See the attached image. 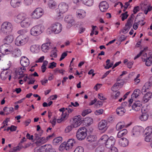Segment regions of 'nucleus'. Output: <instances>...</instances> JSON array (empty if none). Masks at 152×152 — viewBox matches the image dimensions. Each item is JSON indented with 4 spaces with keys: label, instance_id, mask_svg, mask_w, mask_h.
<instances>
[{
    "label": "nucleus",
    "instance_id": "f257e3e1",
    "mask_svg": "<svg viewBox=\"0 0 152 152\" xmlns=\"http://www.w3.org/2000/svg\"><path fill=\"white\" fill-rule=\"evenodd\" d=\"M114 138L113 136H110L108 138L107 135H103L99 139L98 142L101 144H106L105 146L107 148H109L108 152H113L114 150Z\"/></svg>",
    "mask_w": 152,
    "mask_h": 152
},
{
    "label": "nucleus",
    "instance_id": "f03ea898",
    "mask_svg": "<svg viewBox=\"0 0 152 152\" xmlns=\"http://www.w3.org/2000/svg\"><path fill=\"white\" fill-rule=\"evenodd\" d=\"M81 117V116L78 115L75 116L73 118L72 123L73 127H77L80 126L83 121H84L85 124H87L88 126L91 125L93 122V119L91 118L88 117L85 118L84 120H82Z\"/></svg>",
    "mask_w": 152,
    "mask_h": 152
},
{
    "label": "nucleus",
    "instance_id": "7ed1b4c3",
    "mask_svg": "<svg viewBox=\"0 0 152 152\" xmlns=\"http://www.w3.org/2000/svg\"><path fill=\"white\" fill-rule=\"evenodd\" d=\"M44 29V26L42 24H39L32 27L30 30V33L31 35L36 36L41 34Z\"/></svg>",
    "mask_w": 152,
    "mask_h": 152
},
{
    "label": "nucleus",
    "instance_id": "20e7f679",
    "mask_svg": "<svg viewBox=\"0 0 152 152\" xmlns=\"http://www.w3.org/2000/svg\"><path fill=\"white\" fill-rule=\"evenodd\" d=\"M12 29V25L11 23L5 22L2 24L1 31L4 34H10Z\"/></svg>",
    "mask_w": 152,
    "mask_h": 152
},
{
    "label": "nucleus",
    "instance_id": "39448f33",
    "mask_svg": "<svg viewBox=\"0 0 152 152\" xmlns=\"http://www.w3.org/2000/svg\"><path fill=\"white\" fill-rule=\"evenodd\" d=\"M68 8V4L64 2L60 4L58 6V13L57 14L58 19L63 18V14L66 12Z\"/></svg>",
    "mask_w": 152,
    "mask_h": 152
},
{
    "label": "nucleus",
    "instance_id": "423d86ee",
    "mask_svg": "<svg viewBox=\"0 0 152 152\" xmlns=\"http://www.w3.org/2000/svg\"><path fill=\"white\" fill-rule=\"evenodd\" d=\"M87 129L85 127L80 128L77 131L76 136L77 139L79 140H84L87 134Z\"/></svg>",
    "mask_w": 152,
    "mask_h": 152
},
{
    "label": "nucleus",
    "instance_id": "0eeeda50",
    "mask_svg": "<svg viewBox=\"0 0 152 152\" xmlns=\"http://www.w3.org/2000/svg\"><path fill=\"white\" fill-rule=\"evenodd\" d=\"M28 39V37L26 36L20 35L16 38L15 44L18 46L24 45L27 42Z\"/></svg>",
    "mask_w": 152,
    "mask_h": 152
},
{
    "label": "nucleus",
    "instance_id": "6e6552de",
    "mask_svg": "<svg viewBox=\"0 0 152 152\" xmlns=\"http://www.w3.org/2000/svg\"><path fill=\"white\" fill-rule=\"evenodd\" d=\"M62 27L61 24L59 23H55L52 24L48 30H51V31L56 34L60 33L61 31Z\"/></svg>",
    "mask_w": 152,
    "mask_h": 152
},
{
    "label": "nucleus",
    "instance_id": "1a4fd4ad",
    "mask_svg": "<svg viewBox=\"0 0 152 152\" xmlns=\"http://www.w3.org/2000/svg\"><path fill=\"white\" fill-rule=\"evenodd\" d=\"M12 47L9 44L5 43L0 47V52L3 54H7L12 51Z\"/></svg>",
    "mask_w": 152,
    "mask_h": 152
},
{
    "label": "nucleus",
    "instance_id": "9d476101",
    "mask_svg": "<svg viewBox=\"0 0 152 152\" xmlns=\"http://www.w3.org/2000/svg\"><path fill=\"white\" fill-rule=\"evenodd\" d=\"M140 10V7L138 6L135 7H134L133 10V13H132L130 17L128 19H140L142 18L144 16V14L142 13H139L136 17L135 15L136 13Z\"/></svg>",
    "mask_w": 152,
    "mask_h": 152
},
{
    "label": "nucleus",
    "instance_id": "9b49d317",
    "mask_svg": "<svg viewBox=\"0 0 152 152\" xmlns=\"http://www.w3.org/2000/svg\"><path fill=\"white\" fill-rule=\"evenodd\" d=\"M37 150L39 152H56L55 149L50 145H45L41 146Z\"/></svg>",
    "mask_w": 152,
    "mask_h": 152
},
{
    "label": "nucleus",
    "instance_id": "f8f14e48",
    "mask_svg": "<svg viewBox=\"0 0 152 152\" xmlns=\"http://www.w3.org/2000/svg\"><path fill=\"white\" fill-rule=\"evenodd\" d=\"M42 9L40 8L36 9L31 15L32 18L34 19H38L43 15Z\"/></svg>",
    "mask_w": 152,
    "mask_h": 152
},
{
    "label": "nucleus",
    "instance_id": "ddd939ff",
    "mask_svg": "<svg viewBox=\"0 0 152 152\" xmlns=\"http://www.w3.org/2000/svg\"><path fill=\"white\" fill-rule=\"evenodd\" d=\"M107 121L105 120H102L98 124V128L100 130L106 131L107 129Z\"/></svg>",
    "mask_w": 152,
    "mask_h": 152
},
{
    "label": "nucleus",
    "instance_id": "4468645a",
    "mask_svg": "<svg viewBox=\"0 0 152 152\" xmlns=\"http://www.w3.org/2000/svg\"><path fill=\"white\" fill-rule=\"evenodd\" d=\"M133 24L132 20H128L125 24V27L122 30V32L124 34H126L128 32Z\"/></svg>",
    "mask_w": 152,
    "mask_h": 152
},
{
    "label": "nucleus",
    "instance_id": "2eb2a0df",
    "mask_svg": "<svg viewBox=\"0 0 152 152\" xmlns=\"http://www.w3.org/2000/svg\"><path fill=\"white\" fill-rule=\"evenodd\" d=\"M99 8L101 12H106L109 7L108 3L106 1L101 2L99 5Z\"/></svg>",
    "mask_w": 152,
    "mask_h": 152
},
{
    "label": "nucleus",
    "instance_id": "dca6fc26",
    "mask_svg": "<svg viewBox=\"0 0 152 152\" xmlns=\"http://www.w3.org/2000/svg\"><path fill=\"white\" fill-rule=\"evenodd\" d=\"M20 63L22 66L25 67L29 65V61L27 58L25 56H23L21 58Z\"/></svg>",
    "mask_w": 152,
    "mask_h": 152
},
{
    "label": "nucleus",
    "instance_id": "f3484780",
    "mask_svg": "<svg viewBox=\"0 0 152 152\" xmlns=\"http://www.w3.org/2000/svg\"><path fill=\"white\" fill-rule=\"evenodd\" d=\"M75 140L73 139H69L67 142H66V148L67 149H70L75 144Z\"/></svg>",
    "mask_w": 152,
    "mask_h": 152
},
{
    "label": "nucleus",
    "instance_id": "a211bd4d",
    "mask_svg": "<svg viewBox=\"0 0 152 152\" xmlns=\"http://www.w3.org/2000/svg\"><path fill=\"white\" fill-rule=\"evenodd\" d=\"M118 143L121 146L125 147L128 145L129 141L126 138L123 137L119 139Z\"/></svg>",
    "mask_w": 152,
    "mask_h": 152
},
{
    "label": "nucleus",
    "instance_id": "6ab92c4d",
    "mask_svg": "<svg viewBox=\"0 0 152 152\" xmlns=\"http://www.w3.org/2000/svg\"><path fill=\"white\" fill-rule=\"evenodd\" d=\"M148 55V57H147L146 59H144L145 61V64L147 66H149L152 65V52H149Z\"/></svg>",
    "mask_w": 152,
    "mask_h": 152
},
{
    "label": "nucleus",
    "instance_id": "aec40b11",
    "mask_svg": "<svg viewBox=\"0 0 152 152\" xmlns=\"http://www.w3.org/2000/svg\"><path fill=\"white\" fill-rule=\"evenodd\" d=\"M77 17L79 18H83L86 16L85 11L82 10H78L76 12Z\"/></svg>",
    "mask_w": 152,
    "mask_h": 152
},
{
    "label": "nucleus",
    "instance_id": "412c9836",
    "mask_svg": "<svg viewBox=\"0 0 152 152\" xmlns=\"http://www.w3.org/2000/svg\"><path fill=\"white\" fill-rule=\"evenodd\" d=\"M11 53H12V56L15 58L20 56L21 54L20 50L18 49H15L13 50L12 49V51L11 52Z\"/></svg>",
    "mask_w": 152,
    "mask_h": 152
},
{
    "label": "nucleus",
    "instance_id": "4be33fe9",
    "mask_svg": "<svg viewBox=\"0 0 152 152\" xmlns=\"http://www.w3.org/2000/svg\"><path fill=\"white\" fill-rule=\"evenodd\" d=\"M142 9L144 11V13L146 15L148 12L151 11L152 10V6L144 4L142 6Z\"/></svg>",
    "mask_w": 152,
    "mask_h": 152
},
{
    "label": "nucleus",
    "instance_id": "5701e85b",
    "mask_svg": "<svg viewBox=\"0 0 152 152\" xmlns=\"http://www.w3.org/2000/svg\"><path fill=\"white\" fill-rule=\"evenodd\" d=\"M142 104L139 101L135 102L132 106V109L137 111L139 110Z\"/></svg>",
    "mask_w": 152,
    "mask_h": 152
},
{
    "label": "nucleus",
    "instance_id": "b1692460",
    "mask_svg": "<svg viewBox=\"0 0 152 152\" xmlns=\"http://www.w3.org/2000/svg\"><path fill=\"white\" fill-rule=\"evenodd\" d=\"M116 111L117 115L121 116L124 114L126 112V110L123 107H120L116 109Z\"/></svg>",
    "mask_w": 152,
    "mask_h": 152
},
{
    "label": "nucleus",
    "instance_id": "393cba45",
    "mask_svg": "<svg viewBox=\"0 0 152 152\" xmlns=\"http://www.w3.org/2000/svg\"><path fill=\"white\" fill-rule=\"evenodd\" d=\"M97 137L95 135H90L87 138V141L90 142H95L96 144H97L96 141Z\"/></svg>",
    "mask_w": 152,
    "mask_h": 152
},
{
    "label": "nucleus",
    "instance_id": "a878e982",
    "mask_svg": "<svg viewBox=\"0 0 152 152\" xmlns=\"http://www.w3.org/2000/svg\"><path fill=\"white\" fill-rule=\"evenodd\" d=\"M50 43L48 42L43 44L41 47V49L42 51L45 53L48 52L50 48Z\"/></svg>",
    "mask_w": 152,
    "mask_h": 152
},
{
    "label": "nucleus",
    "instance_id": "bb28decb",
    "mask_svg": "<svg viewBox=\"0 0 152 152\" xmlns=\"http://www.w3.org/2000/svg\"><path fill=\"white\" fill-rule=\"evenodd\" d=\"M21 1L19 0H11L10 4L13 8L19 7L20 5Z\"/></svg>",
    "mask_w": 152,
    "mask_h": 152
},
{
    "label": "nucleus",
    "instance_id": "cd10ccee",
    "mask_svg": "<svg viewBox=\"0 0 152 152\" xmlns=\"http://www.w3.org/2000/svg\"><path fill=\"white\" fill-rule=\"evenodd\" d=\"M121 77H119L116 80V82L115 83V87L118 86L119 88H120L121 86L124 83V81L123 80L121 79Z\"/></svg>",
    "mask_w": 152,
    "mask_h": 152
},
{
    "label": "nucleus",
    "instance_id": "c85d7f7f",
    "mask_svg": "<svg viewBox=\"0 0 152 152\" xmlns=\"http://www.w3.org/2000/svg\"><path fill=\"white\" fill-rule=\"evenodd\" d=\"M30 21L28 20H23L21 22L20 25L23 27H28L30 25Z\"/></svg>",
    "mask_w": 152,
    "mask_h": 152
},
{
    "label": "nucleus",
    "instance_id": "c756f323",
    "mask_svg": "<svg viewBox=\"0 0 152 152\" xmlns=\"http://www.w3.org/2000/svg\"><path fill=\"white\" fill-rule=\"evenodd\" d=\"M152 95V93L150 92H149L145 94L144 96L143 97V100L144 103L147 102L149 99L151 98V96Z\"/></svg>",
    "mask_w": 152,
    "mask_h": 152
},
{
    "label": "nucleus",
    "instance_id": "7c9ffc66",
    "mask_svg": "<svg viewBox=\"0 0 152 152\" xmlns=\"http://www.w3.org/2000/svg\"><path fill=\"white\" fill-rule=\"evenodd\" d=\"M65 21L67 28H69L75 24L74 20H65Z\"/></svg>",
    "mask_w": 152,
    "mask_h": 152
},
{
    "label": "nucleus",
    "instance_id": "2f4dec72",
    "mask_svg": "<svg viewBox=\"0 0 152 152\" xmlns=\"http://www.w3.org/2000/svg\"><path fill=\"white\" fill-rule=\"evenodd\" d=\"M26 139L25 137H23V138L21 140L19 144L20 146H18L17 147L14 148L13 149V151L12 152H15L16 151H20L23 147L21 145V143L26 141Z\"/></svg>",
    "mask_w": 152,
    "mask_h": 152
},
{
    "label": "nucleus",
    "instance_id": "473e14b6",
    "mask_svg": "<svg viewBox=\"0 0 152 152\" xmlns=\"http://www.w3.org/2000/svg\"><path fill=\"white\" fill-rule=\"evenodd\" d=\"M48 7L51 9H54L56 6V2L53 0H49L48 3Z\"/></svg>",
    "mask_w": 152,
    "mask_h": 152
},
{
    "label": "nucleus",
    "instance_id": "72a5a7b5",
    "mask_svg": "<svg viewBox=\"0 0 152 152\" xmlns=\"http://www.w3.org/2000/svg\"><path fill=\"white\" fill-rule=\"evenodd\" d=\"M13 37L12 35H9L4 39V42L7 44L11 43L13 40Z\"/></svg>",
    "mask_w": 152,
    "mask_h": 152
},
{
    "label": "nucleus",
    "instance_id": "f704fd0d",
    "mask_svg": "<svg viewBox=\"0 0 152 152\" xmlns=\"http://www.w3.org/2000/svg\"><path fill=\"white\" fill-rule=\"evenodd\" d=\"M47 141L45 137H40L36 142V143L37 145H40L45 142Z\"/></svg>",
    "mask_w": 152,
    "mask_h": 152
},
{
    "label": "nucleus",
    "instance_id": "c9c22d12",
    "mask_svg": "<svg viewBox=\"0 0 152 152\" xmlns=\"http://www.w3.org/2000/svg\"><path fill=\"white\" fill-rule=\"evenodd\" d=\"M106 66L104 65V68L106 69H108L111 67L113 65V62L111 61L110 59H107L106 61Z\"/></svg>",
    "mask_w": 152,
    "mask_h": 152
},
{
    "label": "nucleus",
    "instance_id": "e433bc0d",
    "mask_svg": "<svg viewBox=\"0 0 152 152\" xmlns=\"http://www.w3.org/2000/svg\"><path fill=\"white\" fill-rule=\"evenodd\" d=\"M8 72L4 70L2 71L1 73L0 77L2 80H5L8 77Z\"/></svg>",
    "mask_w": 152,
    "mask_h": 152
},
{
    "label": "nucleus",
    "instance_id": "4c0bfd02",
    "mask_svg": "<svg viewBox=\"0 0 152 152\" xmlns=\"http://www.w3.org/2000/svg\"><path fill=\"white\" fill-rule=\"evenodd\" d=\"M151 85H151L149 82L146 83L142 87V93L143 94V93L145 92L146 91V90L149 88V87L151 86Z\"/></svg>",
    "mask_w": 152,
    "mask_h": 152
},
{
    "label": "nucleus",
    "instance_id": "58836bf2",
    "mask_svg": "<svg viewBox=\"0 0 152 152\" xmlns=\"http://www.w3.org/2000/svg\"><path fill=\"white\" fill-rule=\"evenodd\" d=\"M30 50L32 53H36L39 52V49L38 47L36 45H33L31 46Z\"/></svg>",
    "mask_w": 152,
    "mask_h": 152
},
{
    "label": "nucleus",
    "instance_id": "ea45409f",
    "mask_svg": "<svg viewBox=\"0 0 152 152\" xmlns=\"http://www.w3.org/2000/svg\"><path fill=\"white\" fill-rule=\"evenodd\" d=\"M127 133V131L126 129H123L118 132L117 135V137L118 138L121 137H122L125 135Z\"/></svg>",
    "mask_w": 152,
    "mask_h": 152
},
{
    "label": "nucleus",
    "instance_id": "a19ab883",
    "mask_svg": "<svg viewBox=\"0 0 152 152\" xmlns=\"http://www.w3.org/2000/svg\"><path fill=\"white\" fill-rule=\"evenodd\" d=\"M141 94L140 90L137 89L134 90L133 93L132 95V97H135V98L137 97Z\"/></svg>",
    "mask_w": 152,
    "mask_h": 152
},
{
    "label": "nucleus",
    "instance_id": "79ce46f5",
    "mask_svg": "<svg viewBox=\"0 0 152 152\" xmlns=\"http://www.w3.org/2000/svg\"><path fill=\"white\" fill-rule=\"evenodd\" d=\"M148 107V106L143 107L141 110L142 113H144V114H145L148 115L150 113V110Z\"/></svg>",
    "mask_w": 152,
    "mask_h": 152
},
{
    "label": "nucleus",
    "instance_id": "37998d69",
    "mask_svg": "<svg viewBox=\"0 0 152 152\" xmlns=\"http://www.w3.org/2000/svg\"><path fill=\"white\" fill-rule=\"evenodd\" d=\"M26 70V68L24 67H19L16 71V74L17 75H22L24 74L23 72Z\"/></svg>",
    "mask_w": 152,
    "mask_h": 152
},
{
    "label": "nucleus",
    "instance_id": "c03bdc74",
    "mask_svg": "<svg viewBox=\"0 0 152 152\" xmlns=\"http://www.w3.org/2000/svg\"><path fill=\"white\" fill-rule=\"evenodd\" d=\"M145 135H150L152 133V126H150L148 127L145 129Z\"/></svg>",
    "mask_w": 152,
    "mask_h": 152
},
{
    "label": "nucleus",
    "instance_id": "a18cd8bd",
    "mask_svg": "<svg viewBox=\"0 0 152 152\" xmlns=\"http://www.w3.org/2000/svg\"><path fill=\"white\" fill-rule=\"evenodd\" d=\"M17 19H26L28 18L26 14L23 13L19 14L16 17Z\"/></svg>",
    "mask_w": 152,
    "mask_h": 152
},
{
    "label": "nucleus",
    "instance_id": "49530a36",
    "mask_svg": "<svg viewBox=\"0 0 152 152\" xmlns=\"http://www.w3.org/2000/svg\"><path fill=\"white\" fill-rule=\"evenodd\" d=\"M83 3L86 6H91L93 5V0H83Z\"/></svg>",
    "mask_w": 152,
    "mask_h": 152
},
{
    "label": "nucleus",
    "instance_id": "de8ad7c7",
    "mask_svg": "<svg viewBox=\"0 0 152 152\" xmlns=\"http://www.w3.org/2000/svg\"><path fill=\"white\" fill-rule=\"evenodd\" d=\"M62 138L61 137H59L54 139L53 140V143L55 145L57 144H60L61 142Z\"/></svg>",
    "mask_w": 152,
    "mask_h": 152
},
{
    "label": "nucleus",
    "instance_id": "09e8293b",
    "mask_svg": "<svg viewBox=\"0 0 152 152\" xmlns=\"http://www.w3.org/2000/svg\"><path fill=\"white\" fill-rule=\"evenodd\" d=\"M148 114H144L142 113V115L140 117V119L142 121H145L147 120L148 118Z\"/></svg>",
    "mask_w": 152,
    "mask_h": 152
},
{
    "label": "nucleus",
    "instance_id": "8fccbe9b",
    "mask_svg": "<svg viewBox=\"0 0 152 152\" xmlns=\"http://www.w3.org/2000/svg\"><path fill=\"white\" fill-rule=\"evenodd\" d=\"M3 110L5 112H7V113H6V115H7L10 113L14 111V109L12 107L8 108L7 107H4Z\"/></svg>",
    "mask_w": 152,
    "mask_h": 152
},
{
    "label": "nucleus",
    "instance_id": "3c124183",
    "mask_svg": "<svg viewBox=\"0 0 152 152\" xmlns=\"http://www.w3.org/2000/svg\"><path fill=\"white\" fill-rule=\"evenodd\" d=\"M65 149L66 151L69 150V149H67L66 148V142H64L62 143L59 147V149L60 151H62L63 150Z\"/></svg>",
    "mask_w": 152,
    "mask_h": 152
},
{
    "label": "nucleus",
    "instance_id": "603ef678",
    "mask_svg": "<svg viewBox=\"0 0 152 152\" xmlns=\"http://www.w3.org/2000/svg\"><path fill=\"white\" fill-rule=\"evenodd\" d=\"M69 114H62L61 118L60 119H58L57 120V122L58 123H61L62 121H63L64 119L68 117Z\"/></svg>",
    "mask_w": 152,
    "mask_h": 152
},
{
    "label": "nucleus",
    "instance_id": "864d4df0",
    "mask_svg": "<svg viewBox=\"0 0 152 152\" xmlns=\"http://www.w3.org/2000/svg\"><path fill=\"white\" fill-rule=\"evenodd\" d=\"M137 127H135L133 129L132 135L133 136H137L140 133V131H137Z\"/></svg>",
    "mask_w": 152,
    "mask_h": 152
},
{
    "label": "nucleus",
    "instance_id": "5fc2aeb1",
    "mask_svg": "<svg viewBox=\"0 0 152 152\" xmlns=\"http://www.w3.org/2000/svg\"><path fill=\"white\" fill-rule=\"evenodd\" d=\"M104 147L102 145L98 147L96 149L95 152H104Z\"/></svg>",
    "mask_w": 152,
    "mask_h": 152
},
{
    "label": "nucleus",
    "instance_id": "6e6d98bb",
    "mask_svg": "<svg viewBox=\"0 0 152 152\" xmlns=\"http://www.w3.org/2000/svg\"><path fill=\"white\" fill-rule=\"evenodd\" d=\"M91 110L90 109H88L84 110L82 113V116H85L86 115L91 113Z\"/></svg>",
    "mask_w": 152,
    "mask_h": 152
},
{
    "label": "nucleus",
    "instance_id": "4d7b16f0",
    "mask_svg": "<svg viewBox=\"0 0 152 152\" xmlns=\"http://www.w3.org/2000/svg\"><path fill=\"white\" fill-rule=\"evenodd\" d=\"M115 100H116L119 99L121 93L119 91H115Z\"/></svg>",
    "mask_w": 152,
    "mask_h": 152
},
{
    "label": "nucleus",
    "instance_id": "13d9d810",
    "mask_svg": "<svg viewBox=\"0 0 152 152\" xmlns=\"http://www.w3.org/2000/svg\"><path fill=\"white\" fill-rule=\"evenodd\" d=\"M84 149L81 146H80L77 147L74 152H83Z\"/></svg>",
    "mask_w": 152,
    "mask_h": 152
},
{
    "label": "nucleus",
    "instance_id": "bf43d9fd",
    "mask_svg": "<svg viewBox=\"0 0 152 152\" xmlns=\"http://www.w3.org/2000/svg\"><path fill=\"white\" fill-rule=\"evenodd\" d=\"M130 93V91H129L126 93L123 96L124 99H123L121 97L119 99L118 101L119 102H121L122 100H124L127 97V96Z\"/></svg>",
    "mask_w": 152,
    "mask_h": 152
},
{
    "label": "nucleus",
    "instance_id": "052dcab7",
    "mask_svg": "<svg viewBox=\"0 0 152 152\" xmlns=\"http://www.w3.org/2000/svg\"><path fill=\"white\" fill-rule=\"evenodd\" d=\"M124 126L122 125L121 123H118L116 125V129L117 130H119V129H121L124 127Z\"/></svg>",
    "mask_w": 152,
    "mask_h": 152
},
{
    "label": "nucleus",
    "instance_id": "680f3d73",
    "mask_svg": "<svg viewBox=\"0 0 152 152\" xmlns=\"http://www.w3.org/2000/svg\"><path fill=\"white\" fill-rule=\"evenodd\" d=\"M103 110L102 109H100L96 110L94 112L95 114L96 115H99L102 114L103 112Z\"/></svg>",
    "mask_w": 152,
    "mask_h": 152
},
{
    "label": "nucleus",
    "instance_id": "e2e57ef3",
    "mask_svg": "<svg viewBox=\"0 0 152 152\" xmlns=\"http://www.w3.org/2000/svg\"><path fill=\"white\" fill-rule=\"evenodd\" d=\"M56 63L54 62H53L50 64V65L48 67L49 68L53 69L54 67H56Z\"/></svg>",
    "mask_w": 152,
    "mask_h": 152
},
{
    "label": "nucleus",
    "instance_id": "0e129e2a",
    "mask_svg": "<svg viewBox=\"0 0 152 152\" xmlns=\"http://www.w3.org/2000/svg\"><path fill=\"white\" fill-rule=\"evenodd\" d=\"M73 126H68L65 129V132L66 133H68L72 129Z\"/></svg>",
    "mask_w": 152,
    "mask_h": 152
},
{
    "label": "nucleus",
    "instance_id": "69168bd1",
    "mask_svg": "<svg viewBox=\"0 0 152 152\" xmlns=\"http://www.w3.org/2000/svg\"><path fill=\"white\" fill-rule=\"evenodd\" d=\"M127 12H126L124 13H122L121 16V19H126L128 16V15L127 14Z\"/></svg>",
    "mask_w": 152,
    "mask_h": 152
},
{
    "label": "nucleus",
    "instance_id": "338daca9",
    "mask_svg": "<svg viewBox=\"0 0 152 152\" xmlns=\"http://www.w3.org/2000/svg\"><path fill=\"white\" fill-rule=\"evenodd\" d=\"M50 56L52 57L56 58L57 56V54L55 50L52 51L51 52Z\"/></svg>",
    "mask_w": 152,
    "mask_h": 152
},
{
    "label": "nucleus",
    "instance_id": "774afa93",
    "mask_svg": "<svg viewBox=\"0 0 152 152\" xmlns=\"http://www.w3.org/2000/svg\"><path fill=\"white\" fill-rule=\"evenodd\" d=\"M145 140L146 142H148L150 141H151V142L152 141V139L151 138L150 135H146L145 138Z\"/></svg>",
    "mask_w": 152,
    "mask_h": 152
}]
</instances>
